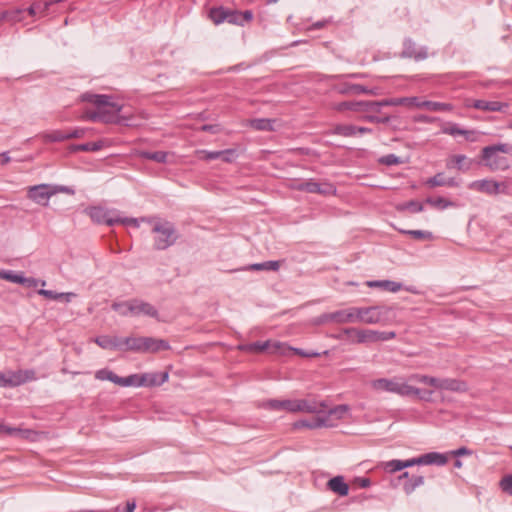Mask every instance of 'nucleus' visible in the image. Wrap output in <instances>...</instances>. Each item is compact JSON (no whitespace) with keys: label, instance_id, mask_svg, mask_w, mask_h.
<instances>
[{"label":"nucleus","instance_id":"0e129e2a","mask_svg":"<svg viewBox=\"0 0 512 512\" xmlns=\"http://www.w3.org/2000/svg\"><path fill=\"white\" fill-rule=\"evenodd\" d=\"M440 380L441 378L425 375V378L422 379V383L439 390Z\"/></svg>","mask_w":512,"mask_h":512},{"label":"nucleus","instance_id":"69168bd1","mask_svg":"<svg viewBox=\"0 0 512 512\" xmlns=\"http://www.w3.org/2000/svg\"><path fill=\"white\" fill-rule=\"evenodd\" d=\"M112 375H113V372L108 370V369H101V370H98L95 374V377L96 379L98 380H109L111 381L112 379Z\"/></svg>","mask_w":512,"mask_h":512},{"label":"nucleus","instance_id":"a19ab883","mask_svg":"<svg viewBox=\"0 0 512 512\" xmlns=\"http://www.w3.org/2000/svg\"><path fill=\"white\" fill-rule=\"evenodd\" d=\"M424 484V477L421 475H414L408 479L403 485V490L406 494H411L417 487Z\"/></svg>","mask_w":512,"mask_h":512},{"label":"nucleus","instance_id":"bb28decb","mask_svg":"<svg viewBox=\"0 0 512 512\" xmlns=\"http://www.w3.org/2000/svg\"><path fill=\"white\" fill-rule=\"evenodd\" d=\"M264 407L271 410H286L288 412H295V400H268L264 403Z\"/></svg>","mask_w":512,"mask_h":512},{"label":"nucleus","instance_id":"bf43d9fd","mask_svg":"<svg viewBox=\"0 0 512 512\" xmlns=\"http://www.w3.org/2000/svg\"><path fill=\"white\" fill-rule=\"evenodd\" d=\"M376 342L388 341L396 337V333L393 331H376Z\"/></svg>","mask_w":512,"mask_h":512},{"label":"nucleus","instance_id":"49530a36","mask_svg":"<svg viewBox=\"0 0 512 512\" xmlns=\"http://www.w3.org/2000/svg\"><path fill=\"white\" fill-rule=\"evenodd\" d=\"M426 203L433 206L434 208H437L440 210H444L448 207L453 206V203L451 201H449L443 197H437V198L429 197L426 199Z\"/></svg>","mask_w":512,"mask_h":512},{"label":"nucleus","instance_id":"393cba45","mask_svg":"<svg viewBox=\"0 0 512 512\" xmlns=\"http://www.w3.org/2000/svg\"><path fill=\"white\" fill-rule=\"evenodd\" d=\"M418 108L432 112H451L454 109V106L450 103L419 100Z\"/></svg>","mask_w":512,"mask_h":512},{"label":"nucleus","instance_id":"680f3d73","mask_svg":"<svg viewBox=\"0 0 512 512\" xmlns=\"http://www.w3.org/2000/svg\"><path fill=\"white\" fill-rule=\"evenodd\" d=\"M501 488L504 492L512 496V475H508L501 480Z\"/></svg>","mask_w":512,"mask_h":512},{"label":"nucleus","instance_id":"4468645a","mask_svg":"<svg viewBox=\"0 0 512 512\" xmlns=\"http://www.w3.org/2000/svg\"><path fill=\"white\" fill-rule=\"evenodd\" d=\"M284 347V344L278 341H257L253 343L241 344L238 349L243 352L259 353L266 350H272V352H278Z\"/></svg>","mask_w":512,"mask_h":512},{"label":"nucleus","instance_id":"2eb2a0df","mask_svg":"<svg viewBox=\"0 0 512 512\" xmlns=\"http://www.w3.org/2000/svg\"><path fill=\"white\" fill-rule=\"evenodd\" d=\"M469 188L489 195L503 193L505 185L494 180L483 179L472 182Z\"/></svg>","mask_w":512,"mask_h":512},{"label":"nucleus","instance_id":"412c9836","mask_svg":"<svg viewBox=\"0 0 512 512\" xmlns=\"http://www.w3.org/2000/svg\"><path fill=\"white\" fill-rule=\"evenodd\" d=\"M473 164L472 159H468L465 155L458 154V155H452L446 163V167L448 169L455 168L459 171H468L470 170L471 166Z\"/></svg>","mask_w":512,"mask_h":512},{"label":"nucleus","instance_id":"603ef678","mask_svg":"<svg viewBox=\"0 0 512 512\" xmlns=\"http://www.w3.org/2000/svg\"><path fill=\"white\" fill-rule=\"evenodd\" d=\"M22 274L15 273L12 270H1L0 278L12 283L20 284Z\"/></svg>","mask_w":512,"mask_h":512},{"label":"nucleus","instance_id":"e433bc0d","mask_svg":"<svg viewBox=\"0 0 512 512\" xmlns=\"http://www.w3.org/2000/svg\"><path fill=\"white\" fill-rule=\"evenodd\" d=\"M333 134L343 137H354L357 135V126L352 124H338L334 126Z\"/></svg>","mask_w":512,"mask_h":512},{"label":"nucleus","instance_id":"f8f14e48","mask_svg":"<svg viewBox=\"0 0 512 512\" xmlns=\"http://www.w3.org/2000/svg\"><path fill=\"white\" fill-rule=\"evenodd\" d=\"M347 411H348L347 405H338V406H335L334 408H331L328 410V416L318 417L313 422L301 421L297 425L303 426V427H308V428H319V427H323V426H330V424L328 423V417L334 416L337 419H341L343 417V415L345 413H347Z\"/></svg>","mask_w":512,"mask_h":512},{"label":"nucleus","instance_id":"f3484780","mask_svg":"<svg viewBox=\"0 0 512 512\" xmlns=\"http://www.w3.org/2000/svg\"><path fill=\"white\" fill-rule=\"evenodd\" d=\"M415 465H437L444 466L448 462L445 454L438 452H429L417 458H413Z\"/></svg>","mask_w":512,"mask_h":512},{"label":"nucleus","instance_id":"052dcab7","mask_svg":"<svg viewBox=\"0 0 512 512\" xmlns=\"http://www.w3.org/2000/svg\"><path fill=\"white\" fill-rule=\"evenodd\" d=\"M37 293L47 299L51 300H60L61 295L58 292L52 291V290H46V289H39Z\"/></svg>","mask_w":512,"mask_h":512},{"label":"nucleus","instance_id":"f704fd0d","mask_svg":"<svg viewBox=\"0 0 512 512\" xmlns=\"http://www.w3.org/2000/svg\"><path fill=\"white\" fill-rule=\"evenodd\" d=\"M56 1H46V2H34L28 9L27 12L30 16H35L36 14L45 15L49 10L50 6L53 3L59 2Z\"/></svg>","mask_w":512,"mask_h":512},{"label":"nucleus","instance_id":"a211bd4d","mask_svg":"<svg viewBox=\"0 0 512 512\" xmlns=\"http://www.w3.org/2000/svg\"><path fill=\"white\" fill-rule=\"evenodd\" d=\"M305 192L320 194V195H329L334 194L336 192L335 187L328 182L319 183L314 181L313 179H309L305 181Z\"/></svg>","mask_w":512,"mask_h":512},{"label":"nucleus","instance_id":"de8ad7c7","mask_svg":"<svg viewBox=\"0 0 512 512\" xmlns=\"http://www.w3.org/2000/svg\"><path fill=\"white\" fill-rule=\"evenodd\" d=\"M363 101H345L341 102L336 106L338 111L350 110L354 112H360Z\"/></svg>","mask_w":512,"mask_h":512},{"label":"nucleus","instance_id":"13d9d810","mask_svg":"<svg viewBox=\"0 0 512 512\" xmlns=\"http://www.w3.org/2000/svg\"><path fill=\"white\" fill-rule=\"evenodd\" d=\"M380 162L382 164H385L388 166L397 165V164L401 163L399 157L396 156L395 154H388V155L381 157Z\"/></svg>","mask_w":512,"mask_h":512},{"label":"nucleus","instance_id":"aec40b11","mask_svg":"<svg viewBox=\"0 0 512 512\" xmlns=\"http://www.w3.org/2000/svg\"><path fill=\"white\" fill-rule=\"evenodd\" d=\"M326 408L324 402L295 400V412L320 413Z\"/></svg>","mask_w":512,"mask_h":512},{"label":"nucleus","instance_id":"c85d7f7f","mask_svg":"<svg viewBox=\"0 0 512 512\" xmlns=\"http://www.w3.org/2000/svg\"><path fill=\"white\" fill-rule=\"evenodd\" d=\"M384 469L387 471V472H390V473H394V472H397V471H400L404 468H408V467H412L415 465V462L412 459H408V460H390V461H387L385 462L384 464Z\"/></svg>","mask_w":512,"mask_h":512},{"label":"nucleus","instance_id":"2f4dec72","mask_svg":"<svg viewBox=\"0 0 512 512\" xmlns=\"http://www.w3.org/2000/svg\"><path fill=\"white\" fill-rule=\"evenodd\" d=\"M419 98L418 97H400V98H389L386 99V104L388 106H410V107H419Z\"/></svg>","mask_w":512,"mask_h":512},{"label":"nucleus","instance_id":"b1692460","mask_svg":"<svg viewBox=\"0 0 512 512\" xmlns=\"http://www.w3.org/2000/svg\"><path fill=\"white\" fill-rule=\"evenodd\" d=\"M439 390L452 392H465L467 385L465 382L453 378H441Z\"/></svg>","mask_w":512,"mask_h":512},{"label":"nucleus","instance_id":"5fc2aeb1","mask_svg":"<svg viewBox=\"0 0 512 512\" xmlns=\"http://www.w3.org/2000/svg\"><path fill=\"white\" fill-rule=\"evenodd\" d=\"M1 13H5L7 14L4 18V20H7V21H11V22H20L22 20V13H23V10L22 9H15V10H5V11H2Z\"/></svg>","mask_w":512,"mask_h":512},{"label":"nucleus","instance_id":"338daca9","mask_svg":"<svg viewBox=\"0 0 512 512\" xmlns=\"http://www.w3.org/2000/svg\"><path fill=\"white\" fill-rule=\"evenodd\" d=\"M39 283V280L35 279V278H32V277H24L23 275L21 276V281H20V284L21 285H24L26 287H36Z\"/></svg>","mask_w":512,"mask_h":512},{"label":"nucleus","instance_id":"4c0bfd02","mask_svg":"<svg viewBox=\"0 0 512 512\" xmlns=\"http://www.w3.org/2000/svg\"><path fill=\"white\" fill-rule=\"evenodd\" d=\"M141 337L122 338V351H132L140 353Z\"/></svg>","mask_w":512,"mask_h":512},{"label":"nucleus","instance_id":"72a5a7b5","mask_svg":"<svg viewBox=\"0 0 512 512\" xmlns=\"http://www.w3.org/2000/svg\"><path fill=\"white\" fill-rule=\"evenodd\" d=\"M234 153H235V150H233V149H226V150H221V151H208V150L197 151L198 158L206 160V161L220 159V157H222V155L234 154Z\"/></svg>","mask_w":512,"mask_h":512},{"label":"nucleus","instance_id":"a878e982","mask_svg":"<svg viewBox=\"0 0 512 512\" xmlns=\"http://www.w3.org/2000/svg\"><path fill=\"white\" fill-rule=\"evenodd\" d=\"M327 487L339 496H346L349 492V486L342 476L331 478L327 483Z\"/></svg>","mask_w":512,"mask_h":512},{"label":"nucleus","instance_id":"39448f33","mask_svg":"<svg viewBox=\"0 0 512 512\" xmlns=\"http://www.w3.org/2000/svg\"><path fill=\"white\" fill-rule=\"evenodd\" d=\"M498 153L512 154V145L508 143H499L496 145L486 146L481 151L483 164L490 171H504L510 167L508 159L498 155Z\"/></svg>","mask_w":512,"mask_h":512},{"label":"nucleus","instance_id":"e2e57ef3","mask_svg":"<svg viewBox=\"0 0 512 512\" xmlns=\"http://www.w3.org/2000/svg\"><path fill=\"white\" fill-rule=\"evenodd\" d=\"M85 133H86L85 128H74L70 131H66L67 140L74 139V138H82V137H84Z\"/></svg>","mask_w":512,"mask_h":512},{"label":"nucleus","instance_id":"09e8293b","mask_svg":"<svg viewBox=\"0 0 512 512\" xmlns=\"http://www.w3.org/2000/svg\"><path fill=\"white\" fill-rule=\"evenodd\" d=\"M103 147L102 141L89 142L84 144H78L73 146L75 151H99Z\"/></svg>","mask_w":512,"mask_h":512},{"label":"nucleus","instance_id":"0eeeda50","mask_svg":"<svg viewBox=\"0 0 512 512\" xmlns=\"http://www.w3.org/2000/svg\"><path fill=\"white\" fill-rule=\"evenodd\" d=\"M386 99L381 101H363L360 113H363L361 120L377 124H386L390 121V116L383 112L387 107Z\"/></svg>","mask_w":512,"mask_h":512},{"label":"nucleus","instance_id":"ea45409f","mask_svg":"<svg viewBox=\"0 0 512 512\" xmlns=\"http://www.w3.org/2000/svg\"><path fill=\"white\" fill-rule=\"evenodd\" d=\"M274 121L267 118L252 119L250 126L258 131H272Z\"/></svg>","mask_w":512,"mask_h":512},{"label":"nucleus","instance_id":"a18cd8bd","mask_svg":"<svg viewBox=\"0 0 512 512\" xmlns=\"http://www.w3.org/2000/svg\"><path fill=\"white\" fill-rule=\"evenodd\" d=\"M424 209L423 204L416 200H411L402 204L397 205L398 211L409 210L412 213L422 212Z\"/></svg>","mask_w":512,"mask_h":512},{"label":"nucleus","instance_id":"6e6552de","mask_svg":"<svg viewBox=\"0 0 512 512\" xmlns=\"http://www.w3.org/2000/svg\"><path fill=\"white\" fill-rule=\"evenodd\" d=\"M85 213L96 224H106L113 226L117 224L118 210L108 209L102 206H90L85 209Z\"/></svg>","mask_w":512,"mask_h":512},{"label":"nucleus","instance_id":"4d7b16f0","mask_svg":"<svg viewBox=\"0 0 512 512\" xmlns=\"http://www.w3.org/2000/svg\"><path fill=\"white\" fill-rule=\"evenodd\" d=\"M442 132L447 135L457 136L460 135V133H462V128H460L455 123H449L448 125L442 128Z\"/></svg>","mask_w":512,"mask_h":512},{"label":"nucleus","instance_id":"c9c22d12","mask_svg":"<svg viewBox=\"0 0 512 512\" xmlns=\"http://www.w3.org/2000/svg\"><path fill=\"white\" fill-rule=\"evenodd\" d=\"M280 261H265V262H262V263H254V264H251L245 268H243V270H256V271H261V270H267V271H277L279 270L280 268Z\"/></svg>","mask_w":512,"mask_h":512},{"label":"nucleus","instance_id":"f03ea898","mask_svg":"<svg viewBox=\"0 0 512 512\" xmlns=\"http://www.w3.org/2000/svg\"><path fill=\"white\" fill-rule=\"evenodd\" d=\"M390 310L387 306L349 307L339 310V324H378L388 319Z\"/></svg>","mask_w":512,"mask_h":512},{"label":"nucleus","instance_id":"20e7f679","mask_svg":"<svg viewBox=\"0 0 512 512\" xmlns=\"http://www.w3.org/2000/svg\"><path fill=\"white\" fill-rule=\"evenodd\" d=\"M147 222L152 225L154 249L166 250L176 243L178 233L173 223L156 217L147 219Z\"/></svg>","mask_w":512,"mask_h":512},{"label":"nucleus","instance_id":"7ed1b4c3","mask_svg":"<svg viewBox=\"0 0 512 512\" xmlns=\"http://www.w3.org/2000/svg\"><path fill=\"white\" fill-rule=\"evenodd\" d=\"M370 387L378 393L387 392L399 395L401 397L417 396L420 399L428 400L432 391H423L417 387L409 385L402 377L378 378L370 382Z\"/></svg>","mask_w":512,"mask_h":512},{"label":"nucleus","instance_id":"1a4fd4ad","mask_svg":"<svg viewBox=\"0 0 512 512\" xmlns=\"http://www.w3.org/2000/svg\"><path fill=\"white\" fill-rule=\"evenodd\" d=\"M57 192L58 189L56 187L48 184H39L28 187L27 197L39 205L47 206L49 199Z\"/></svg>","mask_w":512,"mask_h":512},{"label":"nucleus","instance_id":"473e14b6","mask_svg":"<svg viewBox=\"0 0 512 512\" xmlns=\"http://www.w3.org/2000/svg\"><path fill=\"white\" fill-rule=\"evenodd\" d=\"M139 155L146 160H152L157 163H167L169 162L168 157L170 154L164 151H141Z\"/></svg>","mask_w":512,"mask_h":512},{"label":"nucleus","instance_id":"cd10ccee","mask_svg":"<svg viewBox=\"0 0 512 512\" xmlns=\"http://www.w3.org/2000/svg\"><path fill=\"white\" fill-rule=\"evenodd\" d=\"M366 285L370 288H382L390 292H398L402 287L400 283L390 280H371L367 281Z\"/></svg>","mask_w":512,"mask_h":512},{"label":"nucleus","instance_id":"ddd939ff","mask_svg":"<svg viewBox=\"0 0 512 512\" xmlns=\"http://www.w3.org/2000/svg\"><path fill=\"white\" fill-rule=\"evenodd\" d=\"M401 57L412 58L415 61L425 60L428 57V48L426 46L418 47L411 39H405Z\"/></svg>","mask_w":512,"mask_h":512},{"label":"nucleus","instance_id":"423d86ee","mask_svg":"<svg viewBox=\"0 0 512 512\" xmlns=\"http://www.w3.org/2000/svg\"><path fill=\"white\" fill-rule=\"evenodd\" d=\"M112 309L119 312L122 316L145 315L152 318L158 317V311L152 304L144 302L139 299H132L124 302H115L112 304Z\"/></svg>","mask_w":512,"mask_h":512},{"label":"nucleus","instance_id":"8fccbe9b","mask_svg":"<svg viewBox=\"0 0 512 512\" xmlns=\"http://www.w3.org/2000/svg\"><path fill=\"white\" fill-rule=\"evenodd\" d=\"M147 219L148 218L137 219V218L121 217L119 211H118V214H117V224L133 226L135 228L139 227V222L140 221H143V222L146 221L147 222Z\"/></svg>","mask_w":512,"mask_h":512},{"label":"nucleus","instance_id":"774afa93","mask_svg":"<svg viewBox=\"0 0 512 512\" xmlns=\"http://www.w3.org/2000/svg\"><path fill=\"white\" fill-rule=\"evenodd\" d=\"M253 19V13L251 10L240 12V26L250 22Z\"/></svg>","mask_w":512,"mask_h":512},{"label":"nucleus","instance_id":"7c9ffc66","mask_svg":"<svg viewBox=\"0 0 512 512\" xmlns=\"http://www.w3.org/2000/svg\"><path fill=\"white\" fill-rule=\"evenodd\" d=\"M341 94H372L373 90L361 84H344L339 88Z\"/></svg>","mask_w":512,"mask_h":512},{"label":"nucleus","instance_id":"f257e3e1","mask_svg":"<svg viewBox=\"0 0 512 512\" xmlns=\"http://www.w3.org/2000/svg\"><path fill=\"white\" fill-rule=\"evenodd\" d=\"M80 99L83 102L91 103L96 108L95 110H85L81 116L83 120L118 124L124 119L119 116L123 105L114 101L112 96L86 92L80 96Z\"/></svg>","mask_w":512,"mask_h":512},{"label":"nucleus","instance_id":"864d4df0","mask_svg":"<svg viewBox=\"0 0 512 512\" xmlns=\"http://www.w3.org/2000/svg\"><path fill=\"white\" fill-rule=\"evenodd\" d=\"M122 386L123 387H128V386L140 387V386H142V374L141 375L133 374V375L124 377V379L122 381Z\"/></svg>","mask_w":512,"mask_h":512},{"label":"nucleus","instance_id":"9b49d317","mask_svg":"<svg viewBox=\"0 0 512 512\" xmlns=\"http://www.w3.org/2000/svg\"><path fill=\"white\" fill-rule=\"evenodd\" d=\"M344 335L350 337L353 343L362 344L376 342V330L344 328L335 338L343 339Z\"/></svg>","mask_w":512,"mask_h":512},{"label":"nucleus","instance_id":"6e6d98bb","mask_svg":"<svg viewBox=\"0 0 512 512\" xmlns=\"http://www.w3.org/2000/svg\"><path fill=\"white\" fill-rule=\"evenodd\" d=\"M230 24L240 25V12L237 10H231L227 8L226 20Z\"/></svg>","mask_w":512,"mask_h":512},{"label":"nucleus","instance_id":"c756f323","mask_svg":"<svg viewBox=\"0 0 512 512\" xmlns=\"http://www.w3.org/2000/svg\"><path fill=\"white\" fill-rule=\"evenodd\" d=\"M0 433L21 439H27L29 438L32 431L29 429H21L17 427H11L5 424H0Z\"/></svg>","mask_w":512,"mask_h":512},{"label":"nucleus","instance_id":"c03bdc74","mask_svg":"<svg viewBox=\"0 0 512 512\" xmlns=\"http://www.w3.org/2000/svg\"><path fill=\"white\" fill-rule=\"evenodd\" d=\"M399 231H400V233L409 235V236H411L412 238H414L416 240L425 241V240H432L433 239V235L429 231H424V230H404V229H400Z\"/></svg>","mask_w":512,"mask_h":512},{"label":"nucleus","instance_id":"37998d69","mask_svg":"<svg viewBox=\"0 0 512 512\" xmlns=\"http://www.w3.org/2000/svg\"><path fill=\"white\" fill-rule=\"evenodd\" d=\"M45 142H62L67 140L66 131L53 130L42 135Z\"/></svg>","mask_w":512,"mask_h":512},{"label":"nucleus","instance_id":"5701e85b","mask_svg":"<svg viewBox=\"0 0 512 512\" xmlns=\"http://www.w3.org/2000/svg\"><path fill=\"white\" fill-rule=\"evenodd\" d=\"M97 345L103 349L122 351V338L118 336H99L95 339Z\"/></svg>","mask_w":512,"mask_h":512},{"label":"nucleus","instance_id":"9d476101","mask_svg":"<svg viewBox=\"0 0 512 512\" xmlns=\"http://www.w3.org/2000/svg\"><path fill=\"white\" fill-rule=\"evenodd\" d=\"M36 379V372L33 369L9 370L4 373V387H17Z\"/></svg>","mask_w":512,"mask_h":512},{"label":"nucleus","instance_id":"6ab92c4d","mask_svg":"<svg viewBox=\"0 0 512 512\" xmlns=\"http://www.w3.org/2000/svg\"><path fill=\"white\" fill-rule=\"evenodd\" d=\"M471 107L482 111L505 112L509 105L499 101H486L478 99L473 101Z\"/></svg>","mask_w":512,"mask_h":512},{"label":"nucleus","instance_id":"dca6fc26","mask_svg":"<svg viewBox=\"0 0 512 512\" xmlns=\"http://www.w3.org/2000/svg\"><path fill=\"white\" fill-rule=\"evenodd\" d=\"M169 343L162 339L153 337H141L140 353H155L169 349Z\"/></svg>","mask_w":512,"mask_h":512},{"label":"nucleus","instance_id":"79ce46f5","mask_svg":"<svg viewBox=\"0 0 512 512\" xmlns=\"http://www.w3.org/2000/svg\"><path fill=\"white\" fill-rule=\"evenodd\" d=\"M314 323L317 325H323L326 323L339 324V310L321 314L315 319Z\"/></svg>","mask_w":512,"mask_h":512},{"label":"nucleus","instance_id":"4be33fe9","mask_svg":"<svg viewBox=\"0 0 512 512\" xmlns=\"http://www.w3.org/2000/svg\"><path fill=\"white\" fill-rule=\"evenodd\" d=\"M169 378L168 372H153L142 374V386H158Z\"/></svg>","mask_w":512,"mask_h":512},{"label":"nucleus","instance_id":"58836bf2","mask_svg":"<svg viewBox=\"0 0 512 512\" xmlns=\"http://www.w3.org/2000/svg\"><path fill=\"white\" fill-rule=\"evenodd\" d=\"M226 13H227V8L219 6V7L211 8L209 10L208 16L214 24L219 25V24L225 22Z\"/></svg>","mask_w":512,"mask_h":512},{"label":"nucleus","instance_id":"3c124183","mask_svg":"<svg viewBox=\"0 0 512 512\" xmlns=\"http://www.w3.org/2000/svg\"><path fill=\"white\" fill-rule=\"evenodd\" d=\"M446 178L443 173H437L433 177L426 180L425 184L430 188L445 186Z\"/></svg>","mask_w":512,"mask_h":512}]
</instances>
